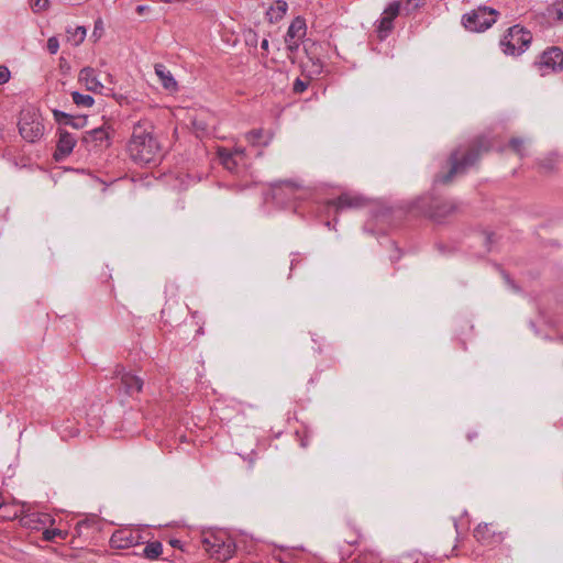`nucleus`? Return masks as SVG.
<instances>
[{"mask_svg":"<svg viewBox=\"0 0 563 563\" xmlns=\"http://www.w3.org/2000/svg\"><path fill=\"white\" fill-rule=\"evenodd\" d=\"M154 126L147 121L134 124L126 151L131 159L140 165L155 164L161 158V145L153 134Z\"/></svg>","mask_w":563,"mask_h":563,"instance_id":"1","label":"nucleus"},{"mask_svg":"<svg viewBox=\"0 0 563 563\" xmlns=\"http://www.w3.org/2000/svg\"><path fill=\"white\" fill-rule=\"evenodd\" d=\"M490 146V141L487 137L479 136L470 144L457 147L449 157V170L446 173H439L434 178V183L450 184L455 176L464 174L472 167L483 153L489 151Z\"/></svg>","mask_w":563,"mask_h":563,"instance_id":"2","label":"nucleus"},{"mask_svg":"<svg viewBox=\"0 0 563 563\" xmlns=\"http://www.w3.org/2000/svg\"><path fill=\"white\" fill-rule=\"evenodd\" d=\"M203 549L217 561L225 562L235 552V542L224 532L208 533L202 539Z\"/></svg>","mask_w":563,"mask_h":563,"instance_id":"3","label":"nucleus"},{"mask_svg":"<svg viewBox=\"0 0 563 563\" xmlns=\"http://www.w3.org/2000/svg\"><path fill=\"white\" fill-rule=\"evenodd\" d=\"M531 41V32L516 24L506 31L500 40V47L506 55L518 56L528 49Z\"/></svg>","mask_w":563,"mask_h":563,"instance_id":"4","label":"nucleus"},{"mask_svg":"<svg viewBox=\"0 0 563 563\" xmlns=\"http://www.w3.org/2000/svg\"><path fill=\"white\" fill-rule=\"evenodd\" d=\"M417 203L418 208L435 222L444 221L459 209L456 202L432 196L422 197Z\"/></svg>","mask_w":563,"mask_h":563,"instance_id":"5","label":"nucleus"},{"mask_svg":"<svg viewBox=\"0 0 563 563\" xmlns=\"http://www.w3.org/2000/svg\"><path fill=\"white\" fill-rule=\"evenodd\" d=\"M498 12L485 5H481L462 18L464 27L472 32H484L489 29L497 19Z\"/></svg>","mask_w":563,"mask_h":563,"instance_id":"6","label":"nucleus"},{"mask_svg":"<svg viewBox=\"0 0 563 563\" xmlns=\"http://www.w3.org/2000/svg\"><path fill=\"white\" fill-rule=\"evenodd\" d=\"M542 76L550 71H559L563 68V51L560 47L552 46L545 49L537 63Z\"/></svg>","mask_w":563,"mask_h":563,"instance_id":"7","label":"nucleus"},{"mask_svg":"<svg viewBox=\"0 0 563 563\" xmlns=\"http://www.w3.org/2000/svg\"><path fill=\"white\" fill-rule=\"evenodd\" d=\"M307 25L301 16H296L288 26L285 35L286 47L290 53H296L300 46L301 40L306 36Z\"/></svg>","mask_w":563,"mask_h":563,"instance_id":"8","label":"nucleus"},{"mask_svg":"<svg viewBox=\"0 0 563 563\" xmlns=\"http://www.w3.org/2000/svg\"><path fill=\"white\" fill-rule=\"evenodd\" d=\"M114 377L120 379L121 387L120 390L128 396H133L134 394H139L143 388V379L137 375L128 372L123 366L118 365L114 371Z\"/></svg>","mask_w":563,"mask_h":563,"instance_id":"9","label":"nucleus"},{"mask_svg":"<svg viewBox=\"0 0 563 563\" xmlns=\"http://www.w3.org/2000/svg\"><path fill=\"white\" fill-rule=\"evenodd\" d=\"M401 3L399 1H393L382 13L380 19L377 21L376 31L380 40H384L394 29V20L400 13Z\"/></svg>","mask_w":563,"mask_h":563,"instance_id":"10","label":"nucleus"},{"mask_svg":"<svg viewBox=\"0 0 563 563\" xmlns=\"http://www.w3.org/2000/svg\"><path fill=\"white\" fill-rule=\"evenodd\" d=\"M21 136L27 142H35L43 135V125L35 117L23 114L19 122Z\"/></svg>","mask_w":563,"mask_h":563,"instance_id":"11","label":"nucleus"},{"mask_svg":"<svg viewBox=\"0 0 563 563\" xmlns=\"http://www.w3.org/2000/svg\"><path fill=\"white\" fill-rule=\"evenodd\" d=\"M299 185L290 180H280L272 185L273 199L278 203L296 198Z\"/></svg>","mask_w":563,"mask_h":563,"instance_id":"12","label":"nucleus"},{"mask_svg":"<svg viewBox=\"0 0 563 563\" xmlns=\"http://www.w3.org/2000/svg\"><path fill=\"white\" fill-rule=\"evenodd\" d=\"M82 142L87 146H92L93 148H103L110 146V133L109 128L100 126L97 129H92L86 132L82 136Z\"/></svg>","mask_w":563,"mask_h":563,"instance_id":"13","label":"nucleus"},{"mask_svg":"<svg viewBox=\"0 0 563 563\" xmlns=\"http://www.w3.org/2000/svg\"><path fill=\"white\" fill-rule=\"evenodd\" d=\"M76 143L77 137L74 134L60 129L56 151L54 153L55 161L60 162L66 158L73 152Z\"/></svg>","mask_w":563,"mask_h":563,"instance_id":"14","label":"nucleus"},{"mask_svg":"<svg viewBox=\"0 0 563 563\" xmlns=\"http://www.w3.org/2000/svg\"><path fill=\"white\" fill-rule=\"evenodd\" d=\"M141 536L139 532L130 529L117 530L110 538L112 548L128 549L139 543Z\"/></svg>","mask_w":563,"mask_h":563,"instance_id":"15","label":"nucleus"},{"mask_svg":"<svg viewBox=\"0 0 563 563\" xmlns=\"http://www.w3.org/2000/svg\"><path fill=\"white\" fill-rule=\"evenodd\" d=\"M328 205L333 207L336 212L343 211L346 209H357L365 205V199L358 195H352L349 192H344L340 195L336 199L329 200Z\"/></svg>","mask_w":563,"mask_h":563,"instance_id":"16","label":"nucleus"},{"mask_svg":"<svg viewBox=\"0 0 563 563\" xmlns=\"http://www.w3.org/2000/svg\"><path fill=\"white\" fill-rule=\"evenodd\" d=\"M218 158L221 165L232 174H239L243 168L247 166H243V161H240L234 153L227 147H218L217 150Z\"/></svg>","mask_w":563,"mask_h":563,"instance_id":"17","label":"nucleus"},{"mask_svg":"<svg viewBox=\"0 0 563 563\" xmlns=\"http://www.w3.org/2000/svg\"><path fill=\"white\" fill-rule=\"evenodd\" d=\"M78 80L87 90L95 93H103L104 86L97 77V73L92 67H84L78 75Z\"/></svg>","mask_w":563,"mask_h":563,"instance_id":"18","label":"nucleus"},{"mask_svg":"<svg viewBox=\"0 0 563 563\" xmlns=\"http://www.w3.org/2000/svg\"><path fill=\"white\" fill-rule=\"evenodd\" d=\"M474 537L482 543L490 544L503 541L501 532H496L493 525L481 523L474 529Z\"/></svg>","mask_w":563,"mask_h":563,"instance_id":"19","label":"nucleus"},{"mask_svg":"<svg viewBox=\"0 0 563 563\" xmlns=\"http://www.w3.org/2000/svg\"><path fill=\"white\" fill-rule=\"evenodd\" d=\"M323 65L319 58L307 55V60L301 63V70L309 79L319 76L322 73Z\"/></svg>","mask_w":563,"mask_h":563,"instance_id":"20","label":"nucleus"},{"mask_svg":"<svg viewBox=\"0 0 563 563\" xmlns=\"http://www.w3.org/2000/svg\"><path fill=\"white\" fill-rule=\"evenodd\" d=\"M288 4L285 0H276L266 11V16L269 23H277L286 14Z\"/></svg>","mask_w":563,"mask_h":563,"instance_id":"21","label":"nucleus"},{"mask_svg":"<svg viewBox=\"0 0 563 563\" xmlns=\"http://www.w3.org/2000/svg\"><path fill=\"white\" fill-rule=\"evenodd\" d=\"M155 74L161 79V82L165 89L176 90L177 82L174 79L172 73L163 64L155 65Z\"/></svg>","mask_w":563,"mask_h":563,"instance_id":"22","label":"nucleus"},{"mask_svg":"<svg viewBox=\"0 0 563 563\" xmlns=\"http://www.w3.org/2000/svg\"><path fill=\"white\" fill-rule=\"evenodd\" d=\"M53 114H54V119L59 124L70 125L76 129L82 128L86 123V118H84V117L74 118L63 111H59V110H54Z\"/></svg>","mask_w":563,"mask_h":563,"instance_id":"23","label":"nucleus"},{"mask_svg":"<svg viewBox=\"0 0 563 563\" xmlns=\"http://www.w3.org/2000/svg\"><path fill=\"white\" fill-rule=\"evenodd\" d=\"M264 131L262 129H255L245 134V140L253 146H267L272 140V136H267L265 140Z\"/></svg>","mask_w":563,"mask_h":563,"instance_id":"24","label":"nucleus"},{"mask_svg":"<svg viewBox=\"0 0 563 563\" xmlns=\"http://www.w3.org/2000/svg\"><path fill=\"white\" fill-rule=\"evenodd\" d=\"M163 552V545L159 541H153L145 545L143 555L148 560H156Z\"/></svg>","mask_w":563,"mask_h":563,"instance_id":"25","label":"nucleus"},{"mask_svg":"<svg viewBox=\"0 0 563 563\" xmlns=\"http://www.w3.org/2000/svg\"><path fill=\"white\" fill-rule=\"evenodd\" d=\"M73 102L78 107L90 108L93 106L95 100L89 95H82L78 91L71 92Z\"/></svg>","mask_w":563,"mask_h":563,"instance_id":"26","label":"nucleus"},{"mask_svg":"<svg viewBox=\"0 0 563 563\" xmlns=\"http://www.w3.org/2000/svg\"><path fill=\"white\" fill-rule=\"evenodd\" d=\"M356 563H380V555L372 550L364 551L357 555L355 559Z\"/></svg>","mask_w":563,"mask_h":563,"instance_id":"27","label":"nucleus"},{"mask_svg":"<svg viewBox=\"0 0 563 563\" xmlns=\"http://www.w3.org/2000/svg\"><path fill=\"white\" fill-rule=\"evenodd\" d=\"M67 532L60 529H45L43 531V539L45 541H54L56 538L65 539Z\"/></svg>","mask_w":563,"mask_h":563,"instance_id":"28","label":"nucleus"},{"mask_svg":"<svg viewBox=\"0 0 563 563\" xmlns=\"http://www.w3.org/2000/svg\"><path fill=\"white\" fill-rule=\"evenodd\" d=\"M402 1H404L402 10L406 14H411L422 4V0H402Z\"/></svg>","mask_w":563,"mask_h":563,"instance_id":"29","label":"nucleus"},{"mask_svg":"<svg viewBox=\"0 0 563 563\" xmlns=\"http://www.w3.org/2000/svg\"><path fill=\"white\" fill-rule=\"evenodd\" d=\"M509 145L519 156L522 157L525 155V141L522 139L514 137L510 140Z\"/></svg>","mask_w":563,"mask_h":563,"instance_id":"30","label":"nucleus"},{"mask_svg":"<svg viewBox=\"0 0 563 563\" xmlns=\"http://www.w3.org/2000/svg\"><path fill=\"white\" fill-rule=\"evenodd\" d=\"M231 153H234V156H236L240 161H243V166L249 165V159L246 156V151L242 146H235L234 148L230 150Z\"/></svg>","mask_w":563,"mask_h":563,"instance_id":"31","label":"nucleus"},{"mask_svg":"<svg viewBox=\"0 0 563 563\" xmlns=\"http://www.w3.org/2000/svg\"><path fill=\"white\" fill-rule=\"evenodd\" d=\"M309 78L308 80H303L301 78H297L294 82L292 90L295 93H302L309 86Z\"/></svg>","mask_w":563,"mask_h":563,"instance_id":"32","label":"nucleus"},{"mask_svg":"<svg viewBox=\"0 0 563 563\" xmlns=\"http://www.w3.org/2000/svg\"><path fill=\"white\" fill-rule=\"evenodd\" d=\"M32 8L35 12L44 11L48 8V0H31Z\"/></svg>","mask_w":563,"mask_h":563,"instance_id":"33","label":"nucleus"},{"mask_svg":"<svg viewBox=\"0 0 563 563\" xmlns=\"http://www.w3.org/2000/svg\"><path fill=\"white\" fill-rule=\"evenodd\" d=\"M59 49V42L57 40V37L55 36H52L47 40V51L51 53V54H56Z\"/></svg>","mask_w":563,"mask_h":563,"instance_id":"34","label":"nucleus"},{"mask_svg":"<svg viewBox=\"0 0 563 563\" xmlns=\"http://www.w3.org/2000/svg\"><path fill=\"white\" fill-rule=\"evenodd\" d=\"M75 44H80L86 37V29L84 26H77L74 33Z\"/></svg>","mask_w":563,"mask_h":563,"instance_id":"35","label":"nucleus"},{"mask_svg":"<svg viewBox=\"0 0 563 563\" xmlns=\"http://www.w3.org/2000/svg\"><path fill=\"white\" fill-rule=\"evenodd\" d=\"M0 511V516L7 519H14L19 516V509L16 507H14L12 510H7V506L3 505V508Z\"/></svg>","mask_w":563,"mask_h":563,"instance_id":"36","label":"nucleus"},{"mask_svg":"<svg viewBox=\"0 0 563 563\" xmlns=\"http://www.w3.org/2000/svg\"><path fill=\"white\" fill-rule=\"evenodd\" d=\"M40 517L38 514H31V515H27V516H24L22 519H21V522L23 526L25 527H30V528H37L36 526H32L33 522H35V518Z\"/></svg>","mask_w":563,"mask_h":563,"instance_id":"37","label":"nucleus"},{"mask_svg":"<svg viewBox=\"0 0 563 563\" xmlns=\"http://www.w3.org/2000/svg\"><path fill=\"white\" fill-rule=\"evenodd\" d=\"M10 70L7 66H0V86L8 82L10 79Z\"/></svg>","mask_w":563,"mask_h":563,"instance_id":"38","label":"nucleus"},{"mask_svg":"<svg viewBox=\"0 0 563 563\" xmlns=\"http://www.w3.org/2000/svg\"><path fill=\"white\" fill-rule=\"evenodd\" d=\"M558 19L563 20V0L559 1L554 5Z\"/></svg>","mask_w":563,"mask_h":563,"instance_id":"39","label":"nucleus"},{"mask_svg":"<svg viewBox=\"0 0 563 563\" xmlns=\"http://www.w3.org/2000/svg\"><path fill=\"white\" fill-rule=\"evenodd\" d=\"M246 42L255 45L257 42V34L254 32H250V35H249Z\"/></svg>","mask_w":563,"mask_h":563,"instance_id":"40","label":"nucleus"},{"mask_svg":"<svg viewBox=\"0 0 563 563\" xmlns=\"http://www.w3.org/2000/svg\"><path fill=\"white\" fill-rule=\"evenodd\" d=\"M261 47L263 51L267 52L268 51V47H269V43H268V40L267 38H264L261 43Z\"/></svg>","mask_w":563,"mask_h":563,"instance_id":"41","label":"nucleus"},{"mask_svg":"<svg viewBox=\"0 0 563 563\" xmlns=\"http://www.w3.org/2000/svg\"><path fill=\"white\" fill-rule=\"evenodd\" d=\"M180 544H181L180 540H177V539H173V540H170V545H172L173 548H178V549H180V548H181V545H180Z\"/></svg>","mask_w":563,"mask_h":563,"instance_id":"42","label":"nucleus"},{"mask_svg":"<svg viewBox=\"0 0 563 563\" xmlns=\"http://www.w3.org/2000/svg\"><path fill=\"white\" fill-rule=\"evenodd\" d=\"M43 519H38L43 525H45L47 521H51V518L48 515H42Z\"/></svg>","mask_w":563,"mask_h":563,"instance_id":"43","label":"nucleus"},{"mask_svg":"<svg viewBox=\"0 0 563 563\" xmlns=\"http://www.w3.org/2000/svg\"><path fill=\"white\" fill-rule=\"evenodd\" d=\"M145 10H146L145 5H137L136 7V12L140 13V14H142Z\"/></svg>","mask_w":563,"mask_h":563,"instance_id":"44","label":"nucleus"},{"mask_svg":"<svg viewBox=\"0 0 563 563\" xmlns=\"http://www.w3.org/2000/svg\"><path fill=\"white\" fill-rule=\"evenodd\" d=\"M346 542H347L349 544H354V543H356V542H357V539L355 538V539L349 540V541H346Z\"/></svg>","mask_w":563,"mask_h":563,"instance_id":"45","label":"nucleus"},{"mask_svg":"<svg viewBox=\"0 0 563 563\" xmlns=\"http://www.w3.org/2000/svg\"><path fill=\"white\" fill-rule=\"evenodd\" d=\"M84 525H85L84 522H79V523L77 525V529H79V528H80V527H82Z\"/></svg>","mask_w":563,"mask_h":563,"instance_id":"46","label":"nucleus"},{"mask_svg":"<svg viewBox=\"0 0 563 563\" xmlns=\"http://www.w3.org/2000/svg\"><path fill=\"white\" fill-rule=\"evenodd\" d=\"M454 527H455V529H457V522H456V520H454Z\"/></svg>","mask_w":563,"mask_h":563,"instance_id":"47","label":"nucleus"},{"mask_svg":"<svg viewBox=\"0 0 563 563\" xmlns=\"http://www.w3.org/2000/svg\"><path fill=\"white\" fill-rule=\"evenodd\" d=\"M2 508H3V505L0 503V510H2Z\"/></svg>","mask_w":563,"mask_h":563,"instance_id":"48","label":"nucleus"}]
</instances>
